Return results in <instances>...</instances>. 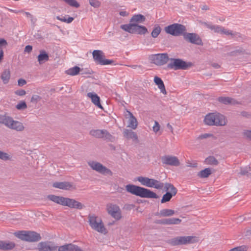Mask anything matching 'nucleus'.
<instances>
[{"mask_svg":"<svg viewBox=\"0 0 251 251\" xmlns=\"http://www.w3.org/2000/svg\"><path fill=\"white\" fill-rule=\"evenodd\" d=\"M49 56L48 54L44 50H41L40 54L38 56V61L40 64H42L44 62L48 61Z\"/></svg>","mask_w":251,"mask_h":251,"instance_id":"32","label":"nucleus"},{"mask_svg":"<svg viewBox=\"0 0 251 251\" xmlns=\"http://www.w3.org/2000/svg\"><path fill=\"white\" fill-rule=\"evenodd\" d=\"M201 9L203 10H208L209 9V8L207 5H204L201 7Z\"/></svg>","mask_w":251,"mask_h":251,"instance_id":"64","label":"nucleus"},{"mask_svg":"<svg viewBox=\"0 0 251 251\" xmlns=\"http://www.w3.org/2000/svg\"><path fill=\"white\" fill-rule=\"evenodd\" d=\"M89 3L92 6L95 8L99 7L100 5V2L97 0H89Z\"/></svg>","mask_w":251,"mask_h":251,"instance_id":"48","label":"nucleus"},{"mask_svg":"<svg viewBox=\"0 0 251 251\" xmlns=\"http://www.w3.org/2000/svg\"><path fill=\"white\" fill-rule=\"evenodd\" d=\"M91 227L94 230L103 234L107 233V230L101 219L95 214H90L88 217Z\"/></svg>","mask_w":251,"mask_h":251,"instance_id":"5","label":"nucleus"},{"mask_svg":"<svg viewBox=\"0 0 251 251\" xmlns=\"http://www.w3.org/2000/svg\"><path fill=\"white\" fill-rule=\"evenodd\" d=\"M10 77V71L9 69H5L2 73L0 78L4 84H7Z\"/></svg>","mask_w":251,"mask_h":251,"instance_id":"33","label":"nucleus"},{"mask_svg":"<svg viewBox=\"0 0 251 251\" xmlns=\"http://www.w3.org/2000/svg\"><path fill=\"white\" fill-rule=\"evenodd\" d=\"M74 20V18L71 17H69L68 19H66V23H71Z\"/></svg>","mask_w":251,"mask_h":251,"instance_id":"63","label":"nucleus"},{"mask_svg":"<svg viewBox=\"0 0 251 251\" xmlns=\"http://www.w3.org/2000/svg\"><path fill=\"white\" fill-rule=\"evenodd\" d=\"M7 45L6 41L3 39H0V48L2 46H6Z\"/></svg>","mask_w":251,"mask_h":251,"instance_id":"57","label":"nucleus"},{"mask_svg":"<svg viewBox=\"0 0 251 251\" xmlns=\"http://www.w3.org/2000/svg\"><path fill=\"white\" fill-rule=\"evenodd\" d=\"M93 58L95 61L101 65H106L112 64L114 61L105 59L104 53L100 50H94L92 53Z\"/></svg>","mask_w":251,"mask_h":251,"instance_id":"13","label":"nucleus"},{"mask_svg":"<svg viewBox=\"0 0 251 251\" xmlns=\"http://www.w3.org/2000/svg\"><path fill=\"white\" fill-rule=\"evenodd\" d=\"M9 128L18 132H22L25 130V127L22 122L13 119Z\"/></svg>","mask_w":251,"mask_h":251,"instance_id":"20","label":"nucleus"},{"mask_svg":"<svg viewBox=\"0 0 251 251\" xmlns=\"http://www.w3.org/2000/svg\"><path fill=\"white\" fill-rule=\"evenodd\" d=\"M240 174L241 175H246L249 176L251 175V167L250 166H247L244 169H241Z\"/></svg>","mask_w":251,"mask_h":251,"instance_id":"43","label":"nucleus"},{"mask_svg":"<svg viewBox=\"0 0 251 251\" xmlns=\"http://www.w3.org/2000/svg\"><path fill=\"white\" fill-rule=\"evenodd\" d=\"M26 83L25 80L23 78H20L18 81V84L19 86H23Z\"/></svg>","mask_w":251,"mask_h":251,"instance_id":"55","label":"nucleus"},{"mask_svg":"<svg viewBox=\"0 0 251 251\" xmlns=\"http://www.w3.org/2000/svg\"><path fill=\"white\" fill-rule=\"evenodd\" d=\"M146 20V17L140 14L134 15L130 20V23H143Z\"/></svg>","mask_w":251,"mask_h":251,"instance_id":"30","label":"nucleus"},{"mask_svg":"<svg viewBox=\"0 0 251 251\" xmlns=\"http://www.w3.org/2000/svg\"><path fill=\"white\" fill-rule=\"evenodd\" d=\"M181 222V220L178 218H172L169 219H164L161 220H157L156 221L155 223L162 225H178Z\"/></svg>","mask_w":251,"mask_h":251,"instance_id":"19","label":"nucleus"},{"mask_svg":"<svg viewBox=\"0 0 251 251\" xmlns=\"http://www.w3.org/2000/svg\"><path fill=\"white\" fill-rule=\"evenodd\" d=\"M80 69L78 66H75L66 71L67 74L71 75H75L79 74Z\"/></svg>","mask_w":251,"mask_h":251,"instance_id":"38","label":"nucleus"},{"mask_svg":"<svg viewBox=\"0 0 251 251\" xmlns=\"http://www.w3.org/2000/svg\"><path fill=\"white\" fill-rule=\"evenodd\" d=\"M15 94L16 95L20 96H23L26 94V92L24 90L20 89V90L16 91L15 92Z\"/></svg>","mask_w":251,"mask_h":251,"instance_id":"53","label":"nucleus"},{"mask_svg":"<svg viewBox=\"0 0 251 251\" xmlns=\"http://www.w3.org/2000/svg\"><path fill=\"white\" fill-rule=\"evenodd\" d=\"M106 209L108 213L116 220L121 218V211L119 206L112 203L107 204Z\"/></svg>","mask_w":251,"mask_h":251,"instance_id":"14","label":"nucleus"},{"mask_svg":"<svg viewBox=\"0 0 251 251\" xmlns=\"http://www.w3.org/2000/svg\"><path fill=\"white\" fill-rule=\"evenodd\" d=\"M153 178L140 176L136 177V180L140 182L142 185L148 187H152Z\"/></svg>","mask_w":251,"mask_h":251,"instance_id":"25","label":"nucleus"},{"mask_svg":"<svg viewBox=\"0 0 251 251\" xmlns=\"http://www.w3.org/2000/svg\"><path fill=\"white\" fill-rule=\"evenodd\" d=\"M154 82L155 84L158 86V87L160 90L161 92L163 94L166 95L167 94V92L162 80L160 77L155 76L154 78Z\"/></svg>","mask_w":251,"mask_h":251,"instance_id":"29","label":"nucleus"},{"mask_svg":"<svg viewBox=\"0 0 251 251\" xmlns=\"http://www.w3.org/2000/svg\"><path fill=\"white\" fill-rule=\"evenodd\" d=\"M126 190L127 192L142 198L157 199L159 197L151 190L133 184L126 185Z\"/></svg>","mask_w":251,"mask_h":251,"instance_id":"2","label":"nucleus"},{"mask_svg":"<svg viewBox=\"0 0 251 251\" xmlns=\"http://www.w3.org/2000/svg\"><path fill=\"white\" fill-rule=\"evenodd\" d=\"M247 54V53L246 52V51L245 50H244L243 48H239V49L235 50H233L229 52V54L230 56H236L238 54Z\"/></svg>","mask_w":251,"mask_h":251,"instance_id":"40","label":"nucleus"},{"mask_svg":"<svg viewBox=\"0 0 251 251\" xmlns=\"http://www.w3.org/2000/svg\"><path fill=\"white\" fill-rule=\"evenodd\" d=\"M243 134L246 138L251 140V130L244 131Z\"/></svg>","mask_w":251,"mask_h":251,"instance_id":"54","label":"nucleus"},{"mask_svg":"<svg viewBox=\"0 0 251 251\" xmlns=\"http://www.w3.org/2000/svg\"><path fill=\"white\" fill-rule=\"evenodd\" d=\"M221 33L224 34H226L227 35H233V34L232 32V31L229 30H226V29H225L224 27H222Z\"/></svg>","mask_w":251,"mask_h":251,"instance_id":"52","label":"nucleus"},{"mask_svg":"<svg viewBox=\"0 0 251 251\" xmlns=\"http://www.w3.org/2000/svg\"><path fill=\"white\" fill-rule=\"evenodd\" d=\"M41 100V97L37 95H34L31 99L30 101L33 103H37Z\"/></svg>","mask_w":251,"mask_h":251,"instance_id":"49","label":"nucleus"},{"mask_svg":"<svg viewBox=\"0 0 251 251\" xmlns=\"http://www.w3.org/2000/svg\"><path fill=\"white\" fill-rule=\"evenodd\" d=\"M148 32V29L146 26L134 23L132 34L145 35Z\"/></svg>","mask_w":251,"mask_h":251,"instance_id":"22","label":"nucleus"},{"mask_svg":"<svg viewBox=\"0 0 251 251\" xmlns=\"http://www.w3.org/2000/svg\"><path fill=\"white\" fill-rule=\"evenodd\" d=\"M167 128L170 130L171 132L173 133H174V128L173 126L169 124L168 123L167 125Z\"/></svg>","mask_w":251,"mask_h":251,"instance_id":"60","label":"nucleus"},{"mask_svg":"<svg viewBox=\"0 0 251 251\" xmlns=\"http://www.w3.org/2000/svg\"><path fill=\"white\" fill-rule=\"evenodd\" d=\"M58 247L54 246L50 242H41L39 245V251H54L56 250Z\"/></svg>","mask_w":251,"mask_h":251,"instance_id":"18","label":"nucleus"},{"mask_svg":"<svg viewBox=\"0 0 251 251\" xmlns=\"http://www.w3.org/2000/svg\"><path fill=\"white\" fill-rule=\"evenodd\" d=\"M163 164L174 166H178L180 162L177 157L171 155H166L161 158Z\"/></svg>","mask_w":251,"mask_h":251,"instance_id":"16","label":"nucleus"},{"mask_svg":"<svg viewBox=\"0 0 251 251\" xmlns=\"http://www.w3.org/2000/svg\"><path fill=\"white\" fill-rule=\"evenodd\" d=\"M184 39L194 44H196L197 45L202 46L203 43L202 41L200 38V37L196 33H187L186 32L185 34H184Z\"/></svg>","mask_w":251,"mask_h":251,"instance_id":"15","label":"nucleus"},{"mask_svg":"<svg viewBox=\"0 0 251 251\" xmlns=\"http://www.w3.org/2000/svg\"><path fill=\"white\" fill-rule=\"evenodd\" d=\"M134 23H130L128 24L122 25L120 28L123 30L132 34Z\"/></svg>","mask_w":251,"mask_h":251,"instance_id":"35","label":"nucleus"},{"mask_svg":"<svg viewBox=\"0 0 251 251\" xmlns=\"http://www.w3.org/2000/svg\"><path fill=\"white\" fill-rule=\"evenodd\" d=\"M18 238L23 241L30 242H35L41 240V237L39 233L32 231H21L15 233Z\"/></svg>","mask_w":251,"mask_h":251,"instance_id":"7","label":"nucleus"},{"mask_svg":"<svg viewBox=\"0 0 251 251\" xmlns=\"http://www.w3.org/2000/svg\"><path fill=\"white\" fill-rule=\"evenodd\" d=\"M204 123L209 126H223L226 121L224 115L219 113H209L207 114L204 120Z\"/></svg>","mask_w":251,"mask_h":251,"instance_id":"4","label":"nucleus"},{"mask_svg":"<svg viewBox=\"0 0 251 251\" xmlns=\"http://www.w3.org/2000/svg\"><path fill=\"white\" fill-rule=\"evenodd\" d=\"M200 23L203 25L206 26L207 28L213 30L216 33H221L222 29V26L218 25H213L209 23L200 21Z\"/></svg>","mask_w":251,"mask_h":251,"instance_id":"28","label":"nucleus"},{"mask_svg":"<svg viewBox=\"0 0 251 251\" xmlns=\"http://www.w3.org/2000/svg\"><path fill=\"white\" fill-rule=\"evenodd\" d=\"M70 244H66L63 246L58 247V251H70Z\"/></svg>","mask_w":251,"mask_h":251,"instance_id":"47","label":"nucleus"},{"mask_svg":"<svg viewBox=\"0 0 251 251\" xmlns=\"http://www.w3.org/2000/svg\"><path fill=\"white\" fill-rule=\"evenodd\" d=\"M171 62L168 64V68L174 70H186L192 67L194 64L191 62H186L180 58H170Z\"/></svg>","mask_w":251,"mask_h":251,"instance_id":"6","label":"nucleus"},{"mask_svg":"<svg viewBox=\"0 0 251 251\" xmlns=\"http://www.w3.org/2000/svg\"><path fill=\"white\" fill-rule=\"evenodd\" d=\"M205 162L207 164L214 166L218 165L219 164L218 160L213 156H210L207 157L205 160Z\"/></svg>","mask_w":251,"mask_h":251,"instance_id":"36","label":"nucleus"},{"mask_svg":"<svg viewBox=\"0 0 251 251\" xmlns=\"http://www.w3.org/2000/svg\"><path fill=\"white\" fill-rule=\"evenodd\" d=\"M218 100L220 102L226 105H236L240 104V102L234 99L228 97H220L218 98Z\"/></svg>","mask_w":251,"mask_h":251,"instance_id":"21","label":"nucleus"},{"mask_svg":"<svg viewBox=\"0 0 251 251\" xmlns=\"http://www.w3.org/2000/svg\"><path fill=\"white\" fill-rule=\"evenodd\" d=\"M164 190L166 193L163 195L161 200V203H162L169 201L172 197L177 194V192L176 188L170 183H165Z\"/></svg>","mask_w":251,"mask_h":251,"instance_id":"10","label":"nucleus"},{"mask_svg":"<svg viewBox=\"0 0 251 251\" xmlns=\"http://www.w3.org/2000/svg\"><path fill=\"white\" fill-rule=\"evenodd\" d=\"M211 174V169L209 168H207L200 171L198 173V176L201 178H206L207 177Z\"/></svg>","mask_w":251,"mask_h":251,"instance_id":"37","label":"nucleus"},{"mask_svg":"<svg viewBox=\"0 0 251 251\" xmlns=\"http://www.w3.org/2000/svg\"><path fill=\"white\" fill-rule=\"evenodd\" d=\"M124 136L127 139H132L133 140L138 141L137 134L131 130L125 129L124 130Z\"/></svg>","mask_w":251,"mask_h":251,"instance_id":"31","label":"nucleus"},{"mask_svg":"<svg viewBox=\"0 0 251 251\" xmlns=\"http://www.w3.org/2000/svg\"><path fill=\"white\" fill-rule=\"evenodd\" d=\"M119 14L123 17H126L129 15V13L126 11H122L119 12Z\"/></svg>","mask_w":251,"mask_h":251,"instance_id":"58","label":"nucleus"},{"mask_svg":"<svg viewBox=\"0 0 251 251\" xmlns=\"http://www.w3.org/2000/svg\"><path fill=\"white\" fill-rule=\"evenodd\" d=\"M56 19L61 22H66V19L65 17L60 18L59 16H56Z\"/></svg>","mask_w":251,"mask_h":251,"instance_id":"61","label":"nucleus"},{"mask_svg":"<svg viewBox=\"0 0 251 251\" xmlns=\"http://www.w3.org/2000/svg\"><path fill=\"white\" fill-rule=\"evenodd\" d=\"M47 198L55 203L68 206L71 208L81 210L85 207L83 204L73 199L54 195H49L47 196Z\"/></svg>","mask_w":251,"mask_h":251,"instance_id":"1","label":"nucleus"},{"mask_svg":"<svg viewBox=\"0 0 251 251\" xmlns=\"http://www.w3.org/2000/svg\"><path fill=\"white\" fill-rule=\"evenodd\" d=\"M175 213L174 210L170 209H163L160 211L159 213L156 214L157 216H160L162 217H168L171 216Z\"/></svg>","mask_w":251,"mask_h":251,"instance_id":"34","label":"nucleus"},{"mask_svg":"<svg viewBox=\"0 0 251 251\" xmlns=\"http://www.w3.org/2000/svg\"><path fill=\"white\" fill-rule=\"evenodd\" d=\"M0 159L3 161L10 160L11 157L7 153L0 151Z\"/></svg>","mask_w":251,"mask_h":251,"instance_id":"42","label":"nucleus"},{"mask_svg":"<svg viewBox=\"0 0 251 251\" xmlns=\"http://www.w3.org/2000/svg\"><path fill=\"white\" fill-rule=\"evenodd\" d=\"M69 247L70 251H83L80 247L73 244H70Z\"/></svg>","mask_w":251,"mask_h":251,"instance_id":"46","label":"nucleus"},{"mask_svg":"<svg viewBox=\"0 0 251 251\" xmlns=\"http://www.w3.org/2000/svg\"><path fill=\"white\" fill-rule=\"evenodd\" d=\"M126 112L129 115V124L128 126L135 129L137 128L138 125V122L136 118L133 116V114L128 111L126 110Z\"/></svg>","mask_w":251,"mask_h":251,"instance_id":"27","label":"nucleus"},{"mask_svg":"<svg viewBox=\"0 0 251 251\" xmlns=\"http://www.w3.org/2000/svg\"><path fill=\"white\" fill-rule=\"evenodd\" d=\"M3 51L0 48V62H1L2 59H3Z\"/></svg>","mask_w":251,"mask_h":251,"instance_id":"62","label":"nucleus"},{"mask_svg":"<svg viewBox=\"0 0 251 251\" xmlns=\"http://www.w3.org/2000/svg\"><path fill=\"white\" fill-rule=\"evenodd\" d=\"M239 115L246 118H251V113L246 111H241Z\"/></svg>","mask_w":251,"mask_h":251,"instance_id":"50","label":"nucleus"},{"mask_svg":"<svg viewBox=\"0 0 251 251\" xmlns=\"http://www.w3.org/2000/svg\"><path fill=\"white\" fill-rule=\"evenodd\" d=\"M88 164L91 169L100 174L110 176L113 175V173L110 169H108L100 162L95 161H90L88 162Z\"/></svg>","mask_w":251,"mask_h":251,"instance_id":"12","label":"nucleus"},{"mask_svg":"<svg viewBox=\"0 0 251 251\" xmlns=\"http://www.w3.org/2000/svg\"><path fill=\"white\" fill-rule=\"evenodd\" d=\"M16 107L18 110L25 109L27 108V105L25 101H21L16 105Z\"/></svg>","mask_w":251,"mask_h":251,"instance_id":"44","label":"nucleus"},{"mask_svg":"<svg viewBox=\"0 0 251 251\" xmlns=\"http://www.w3.org/2000/svg\"><path fill=\"white\" fill-rule=\"evenodd\" d=\"M15 247V244L12 242L0 240V250L3 251H9Z\"/></svg>","mask_w":251,"mask_h":251,"instance_id":"24","label":"nucleus"},{"mask_svg":"<svg viewBox=\"0 0 251 251\" xmlns=\"http://www.w3.org/2000/svg\"><path fill=\"white\" fill-rule=\"evenodd\" d=\"M161 29V27L157 25L154 27L151 33V35L153 38H156L160 33Z\"/></svg>","mask_w":251,"mask_h":251,"instance_id":"41","label":"nucleus"},{"mask_svg":"<svg viewBox=\"0 0 251 251\" xmlns=\"http://www.w3.org/2000/svg\"><path fill=\"white\" fill-rule=\"evenodd\" d=\"M211 66H212L214 68L219 69L220 68V65L217 63H213L211 64Z\"/></svg>","mask_w":251,"mask_h":251,"instance_id":"59","label":"nucleus"},{"mask_svg":"<svg viewBox=\"0 0 251 251\" xmlns=\"http://www.w3.org/2000/svg\"><path fill=\"white\" fill-rule=\"evenodd\" d=\"M198 237L194 236H177L167 240V243L171 246H176L180 245L193 244L198 242Z\"/></svg>","mask_w":251,"mask_h":251,"instance_id":"3","label":"nucleus"},{"mask_svg":"<svg viewBox=\"0 0 251 251\" xmlns=\"http://www.w3.org/2000/svg\"><path fill=\"white\" fill-rule=\"evenodd\" d=\"M52 186L56 188L65 190L75 189L73 183L68 181L55 182L52 184Z\"/></svg>","mask_w":251,"mask_h":251,"instance_id":"17","label":"nucleus"},{"mask_svg":"<svg viewBox=\"0 0 251 251\" xmlns=\"http://www.w3.org/2000/svg\"><path fill=\"white\" fill-rule=\"evenodd\" d=\"M152 187L154 188L157 189H162L163 188H164L165 183L161 182L160 181L153 179L152 183Z\"/></svg>","mask_w":251,"mask_h":251,"instance_id":"39","label":"nucleus"},{"mask_svg":"<svg viewBox=\"0 0 251 251\" xmlns=\"http://www.w3.org/2000/svg\"><path fill=\"white\" fill-rule=\"evenodd\" d=\"M213 136V134L210 133H204L199 135L197 138V140H203Z\"/></svg>","mask_w":251,"mask_h":251,"instance_id":"45","label":"nucleus"},{"mask_svg":"<svg viewBox=\"0 0 251 251\" xmlns=\"http://www.w3.org/2000/svg\"><path fill=\"white\" fill-rule=\"evenodd\" d=\"M32 50V47L30 45H27L25 46V48L24 51L27 52V53H30Z\"/></svg>","mask_w":251,"mask_h":251,"instance_id":"56","label":"nucleus"},{"mask_svg":"<svg viewBox=\"0 0 251 251\" xmlns=\"http://www.w3.org/2000/svg\"><path fill=\"white\" fill-rule=\"evenodd\" d=\"M165 31L169 34L175 36H179L185 34L186 28L185 25L175 23L166 26L164 28Z\"/></svg>","mask_w":251,"mask_h":251,"instance_id":"8","label":"nucleus"},{"mask_svg":"<svg viewBox=\"0 0 251 251\" xmlns=\"http://www.w3.org/2000/svg\"><path fill=\"white\" fill-rule=\"evenodd\" d=\"M89 134L96 138L102 139L108 142H113L115 138L105 129H92Z\"/></svg>","mask_w":251,"mask_h":251,"instance_id":"9","label":"nucleus"},{"mask_svg":"<svg viewBox=\"0 0 251 251\" xmlns=\"http://www.w3.org/2000/svg\"><path fill=\"white\" fill-rule=\"evenodd\" d=\"M13 118L7 114H0V124L4 125L9 128Z\"/></svg>","mask_w":251,"mask_h":251,"instance_id":"26","label":"nucleus"},{"mask_svg":"<svg viewBox=\"0 0 251 251\" xmlns=\"http://www.w3.org/2000/svg\"><path fill=\"white\" fill-rule=\"evenodd\" d=\"M160 126L158 122L155 121L154 122V125L153 126V131L156 133L160 130Z\"/></svg>","mask_w":251,"mask_h":251,"instance_id":"51","label":"nucleus"},{"mask_svg":"<svg viewBox=\"0 0 251 251\" xmlns=\"http://www.w3.org/2000/svg\"><path fill=\"white\" fill-rule=\"evenodd\" d=\"M87 96L91 98L92 102L95 105L100 109H103V107L100 103V98L96 93L89 92L87 93Z\"/></svg>","mask_w":251,"mask_h":251,"instance_id":"23","label":"nucleus"},{"mask_svg":"<svg viewBox=\"0 0 251 251\" xmlns=\"http://www.w3.org/2000/svg\"><path fill=\"white\" fill-rule=\"evenodd\" d=\"M149 59L157 66L164 65L170 60L167 53L151 54L149 56Z\"/></svg>","mask_w":251,"mask_h":251,"instance_id":"11","label":"nucleus"}]
</instances>
